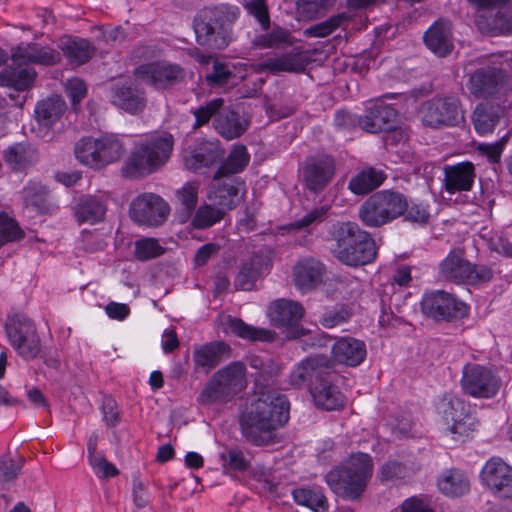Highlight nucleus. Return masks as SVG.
Returning <instances> with one entry per match:
<instances>
[{
	"label": "nucleus",
	"instance_id": "27",
	"mask_svg": "<svg viewBox=\"0 0 512 512\" xmlns=\"http://www.w3.org/2000/svg\"><path fill=\"white\" fill-rule=\"evenodd\" d=\"M426 47L439 57L450 54L454 48L452 25L449 20L435 21L423 36Z\"/></svg>",
	"mask_w": 512,
	"mask_h": 512
},
{
	"label": "nucleus",
	"instance_id": "62",
	"mask_svg": "<svg viewBox=\"0 0 512 512\" xmlns=\"http://www.w3.org/2000/svg\"><path fill=\"white\" fill-rule=\"evenodd\" d=\"M132 496L134 505L141 509L149 504L147 488L138 476L133 478Z\"/></svg>",
	"mask_w": 512,
	"mask_h": 512
},
{
	"label": "nucleus",
	"instance_id": "37",
	"mask_svg": "<svg viewBox=\"0 0 512 512\" xmlns=\"http://www.w3.org/2000/svg\"><path fill=\"white\" fill-rule=\"evenodd\" d=\"M244 185L238 179H228L223 181L218 187L210 194L209 198L220 209L226 213L227 210L234 209L241 201V189Z\"/></svg>",
	"mask_w": 512,
	"mask_h": 512
},
{
	"label": "nucleus",
	"instance_id": "54",
	"mask_svg": "<svg viewBox=\"0 0 512 512\" xmlns=\"http://www.w3.org/2000/svg\"><path fill=\"white\" fill-rule=\"evenodd\" d=\"M22 469V461L15 462L9 457L0 460V489L5 490L15 482Z\"/></svg>",
	"mask_w": 512,
	"mask_h": 512
},
{
	"label": "nucleus",
	"instance_id": "45",
	"mask_svg": "<svg viewBox=\"0 0 512 512\" xmlns=\"http://www.w3.org/2000/svg\"><path fill=\"white\" fill-rule=\"evenodd\" d=\"M500 119V107L479 104L475 111L473 122L477 132L487 134L493 130Z\"/></svg>",
	"mask_w": 512,
	"mask_h": 512
},
{
	"label": "nucleus",
	"instance_id": "7",
	"mask_svg": "<svg viewBox=\"0 0 512 512\" xmlns=\"http://www.w3.org/2000/svg\"><path fill=\"white\" fill-rule=\"evenodd\" d=\"M407 198L404 194L383 190L370 195L359 207L358 216L363 225L382 227L405 214Z\"/></svg>",
	"mask_w": 512,
	"mask_h": 512
},
{
	"label": "nucleus",
	"instance_id": "55",
	"mask_svg": "<svg viewBox=\"0 0 512 512\" xmlns=\"http://www.w3.org/2000/svg\"><path fill=\"white\" fill-rule=\"evenodd\" d=\"M233 77L234 73L229 65L215 60L213 61L212 71L206 75L205 80L210 87H223Z\"/></svg>",
	"mask_w": 512,
	"mask_h": 512
},
{
	"label": "nucleus",
	"instance_id": "24",
	"mask_svg": "<svg viewBox=\"0 0 512 512\" xmlns=\"http://www.w3.org/2000/svg\"><path fill=\"white\" fill-rule=\"evenodd\" d=\"M249 126L250 119L246 115L224 105L213 121L215 131L225 140L240 138Z\"/></svg>",
	"mask_w": 512,
	"mask_h": 512
},
{
	"label": "nucleus",
	"instance_id": "42",
	"mask_svg": "<svg viewBox=\"0 0 512 512\" xmlns=\"http://www.w3.org/2000/svg\"><path fill=\"white\" fill-rule=\"evenodd\" d=\"M61 49L68 61L77 66L89 61L95 53V47L83 38H67L62 42Z\"/></svg>",
	"mask_w": 512,
	"mask_h": 512
},
{
	"label": "nucleus",
	"instance_id": "58",
	"mask_svg": "<svg viewBox=\"0 0 512 512\" xmlns=\"http://www.w3.org/2000/svg\"><path fill=\"white\" fill-rule=\"evenodd\" d=\"M243 6L263 28L266 29L269 26L270 18L265 0H243Z\"/></svg>",
	"mask_w": 512,
	"mask_h": 512
},
{
	"label": "nucleus",
	"instance_id": "21",
	"mask_svg": "<svg viewBox=\"0 0 512 512\" xmlns=\"http://www.w3.org/2000/svg\"><path fill=\"white\" fill-rule=\"evenodd\" d=\"M481 477L495 495L502 498L512 497V467L501 458H491L487 461Z\"/></svg>",
	"mask_w": 512,
	"mask_h": 512
},
{
	"label": "nucleus",
	"instance_id": "61",
	"mask_svg": "<svg viewBox=\"0 0 512 512\" xmlns=\"http://www.w3.org/2000/svg\"><path fill=\"white\" fill-rule=\"evenodd\" d=\"M66 92L71 98L73 106L79 103L87 93V87L85 82L79 78L68 79L66 84Z\"/></svg>",
	"mask_w": 512,
	"mask_h": 512
},
{
	"label": "nucleus",
	"instance_id": "34",
	"mask_svg": "<svg viewBox=\"0 0 512 512\" xmlns=\"http://www.w3.org/2000/svg\"><path fill=\"white\" fill-rule=\"evenodd\" d=\"M36 76L37 73L33 68L12 60V64L0 73V85L23 91L32 85Z\"/></svg>",
	"mask_w": 512,
	"mask_h": 512
},
{
	"label": "nucleus",
	"instance_id": "29",
	"mask_svg": "<svg viewBox=\"0 0 512 512\" xmlns=\"http://www.w3.org/2000/svg\"><path fill=\"white\" fill-rule=\"evenodd\" d=\"M366 354L365 343L352 337H342L332 346L334 360L350 367L360 365L365 360Z\"/></svg>",
	"mask_w": 512,
	"mask_h": 512
},
{
	"label": "nucleus",
	"instance_id": "52",
	"mask_svg": "<svg viewBox=\"0 0 512 512\" xmlns=\"http://www.w3.org/2000/svg\"><path fill=\"white\" fill-rule=\"evenodd\" d=\"M224 471H246L250 466V460L240 449H230L220 455Z\"/></svg>",
	"mask_w": 512,
	"mask_h": 512
},
{
	"label": "nucleus",
	"instance_id": "12",
	"mask_svg": "<svg viewBox=\"0 0 512 512\" xmlns=\"http://www.w3.org/2000/svg\"><path fill=\"white\" fill-rule=\"evenodd\" d=\"M501 384L500 377L486 366L469 363L463 367L460 385L466 395L490 399L497 395Z\"/></svg>",
	"mask_w": 512,
	"mask_h": 512
},
{
	"label": "nucleus",
	"instance_id": "23",
	"mask_svg": "<svg viewBox=\"0 0 512 512\" xmlns=\"http://www.w3.org/2000/svg\"><path fill=\"white\" fill-rule=\"evenodd\" d=\"M397 111L389 105L374 103L359 118V126L369 133L391 131L396 124Z\"/></svg>",
	"mask_w": 512,
	"mask_h": 512
},
{
	"label": "nucleus",
	"instance_id": "16",
	"mask_svg": "<svg viewBox=\"0 0 512 512\" xmlns=\"http://www.w3.org/2000/svg\"><path fill=\"white\" fill-rule=\"evenodd\" d=\"M135 76L156 89L174 86L185 79V70L169 62H152L135 69Z\"/></svg>",
	"mask_w": 512,
	"mask_h": 512
},
{
	"label": "nucleus",
	"instance_id": "30",
	"mask_svg": "<svg viewBox=\"0 0 512 512\" xmlns=\"http://www.w3.org/2000/svg\"><path fill=\"white\" fill-rule=\"evenodd\" d=\"M268 315L276 327H293L302 319L304 308L296 301L280 299L270 305Z\"/></svg>",
	"mask_w": 512,
	"mask_h": 512
},
{
	"label": "nucleus",
	"instance_id": "44",
	"mask_svg": "<svg viewBox=\"0 0 512 512\" xmlns=\"http://www.w3.org/2000/svg\"><path fill=\"white\" fill-rule=\"evenodd\" d=\"M440 491L452 497L462 496L469 491L468 478L458 470H450L438 481Z\"/></svg>",
	"mask_w": 512,
	"mask_h": 512
},
{
	"label": "nucleus",
	"instance_id": "4",
	"mask_svg": "<svg viewBox=\"0 0 512 512\" xmlns=\"http://www.w3.org/2000/svg\"><path fill=\"white\" fill-rule=\"evenodd\" d=\"M373 461L367 453L352 454L341 466L326 474V483L337 495L349 500L358 499L372 476Z\"/></svg>",
	"mask_w": 512,
	"mask_h": 512
},
{
	"label": "nucleus",
	"instance_id": "50",
	"mask_svg": "<svg viewBox=\"0 0 512 512\" xmlns=\"http://www.w3.org/2000/svg\"><path fill=\"white\" fill-rule=\"evenodd\" d=\"M295 501L300 504L311 508L314 512H326L328 503L325 496L310 489H296L293 492Z\"/></svg>",
	"mask_w": 512,
	"mask_h": 512
},
{
	"label": "nucleus",
	"instance_id": "41",
	"mask_svg": "<svg viewBox=\"0 0 512 512\" xmlns=\"http://www.w3.org/2000/svg\"><path fill=\"white\" fill-rule=\"evenodd\" d=\"M270 263L259 255H254L248 262L244 263L236 277L235 286L244 291L254 287L258 277L268 269Z\"/></svg>",
	"mask_w": 512,
	"mask_h": 512
},
{
	"label": "nucleus",
	"instance_id": "64",
	"mask_svg": "<svg viewBox=\"0 0 512 512\" xmlns=\"http://www.w3.org/2000/svg\"><path fill=\"white\" fill-rule=\"evenodd\" d=\"M359 118L347 111H338L334 116V125L339 129L351 130L359 126Z\"/></svg>",
	"mask_w": 512,
	"mask_h": 512
},
{
	"label": "nucleus",
	"instance_id": "1",
	"mask_svg": "<svg viewBox=\"0 0 512 512\" xmlns=\"http://www.w3.org/2000/svg\"><path fill=\"white\" fill-rule=\"evenodd\" d=\"M287 397L275 391L260 392L240 416L243 437L253 445L266 446L274 441L273 432L289 419Z\"/></svg>",
	"mask_w": 512,
	"mask_h": 512
},
{
	"label": "nucleus",
	"instance_id": "22",
	"mask_svg": "<svg viewBox=\"0 0 512 512\" xmlns=\"http://www.w3.org/2000/svg\"><path fill=\"white\" fill-rule=\"evenodd\" d=\"M11 58L15 63L51 66L60 61V53L48 46L38 43H21L11 51Z\"/></svg>",
	"mask_w": 512,
	"mask_h": 512
},
{
	"label": "nucleus",
	"instance_id": "51",
	"mask_svg": "<svg viewBox=\"0 0 512 512\" xmlns=\"http://www.w3.org/2000/svg\"><path fill=\"white\" fill-rule=\"evenodd\" d=\"M164 252L165 249L154 238H143L135 242L134 255L140 261H148L159 257Z\"/></svg>",
	"mask_w": 512,
	"mask_h": 512
},
{
	"label": "nucleus",
	"instance_id": "48",
	"mask_svg": "<svg viewBox=\"0 0 512 512\" xmlns=\"http://www.w3.org/2000/svg\"><path fill=\"white\" fill-rule=\"evenodd\" d=\"M224 215L223 209L205 204L196 211L192 219V225L197 229H206L222 220Z\"/></svg>",
	"mask_w": 512,
	"mask_h": 512
},
{
	"label": "nucleus",
	"instance_id": "14",
	"mask_svg": "<svg viewBox=\"0 0 512 512\" xmlns=\"http://www.w3.org/2000/svg\"><path fill=\"white\" fill-rule=\"evenodd\" d=\"M336 170L335 160L327 154L307 157L301 168L304 187L312 193H321L333 180Z\"/></svg>",
	"mask_w": 512,
	"mask_h": 512
},
{
	"label": "nucleus",
	"instance_id": "26",
	"mask_svg": "<svg viewBox=\"0 0 512 512\" xmlns=\"http://www.w3.org/2000/svg\"><path fill=\"white\" fill-rule=\"evenodd\" d=\"M4 163L14 172H26L39 161L38 149L29 142H18L8 146L2 154Z\"/></svg>",
	"mask_w": 512,
	"mask_h": 512
},
{
	"label": "nucleus",
	"instance_id": "5",
	"mask_svg": "<svg viewBox=\"0 0 512 512\" xmlns=\"http://www.w3.org/2000/svg\"><path fill=\"white\" fill-rule=\"evenodd\" d=\"M173 145L174 139L171 134L136 143L121 169L122 174L137 179L156 172L170 158Z\"/></svg>",
	"mask_w": 512,
	"mask_h": 512
},
{
	"label": "nucleus",
	"instance_id": "40",
	"mask_svg": "<svg viewBox=\"0 0 512 512\" xmlns=\"http://www.w3.org/2000/svg\"><path fill=\"white\" fill-rule=\"evenodd\" d=\"M250 161V155L244 145H234L227 158L222 160L214 173V180L242 172Z\"/></svg>",
	"mask_w": 512,
	"mask_h": 512
},
{
	"label": "nucleus",
	"instance_id": "15",
	"mask_svg": "<svg viewBox=\"0 0 512 512\" xmlns=\"http://www.w3.org/2000/svg\"><path fill=\"white\" fill-rule=\"evenodd\" d=\"M421 311L432 319L446 321L468 315V307L464 302L442 290L425 294L421 301Z\"/></svg>",
	"mask_w": 512,
	"mask_h": 512
},
{
	"label": "nucleus",
	"instance_id": "36",
	"mask_svg": "<svg viewBox=\"0 0 512 512\" xmlns=\"http://www.w3.org/2000/svg\"><path fill=\"white\" fill-rule=\"evenodd\" d=\"M225 332L249 341L272 342L276 333L265 328H257L245 323L242 319L227 316L225 320Z\"/></svg>",
	"mask_w": 512,
	"mask_h": 512
},
{
	"label": "nucleus",
	"instance_id": "10",
	"mask_svg": "<svg viewBox=\"0 0 512 512\" xmlns=\"http://www.w3.org/2000/svg\"><path fill=\"white\" fill-rule=\"evenodd\" d=\"M436 410L448 425L450 433L458 436L455 440L463 441L479 426L478 420L471 414L470 405L455 395L444 394L440 397Z\"/></svg>",
	"mask_w": 512,
	"mask_h": 512
},
{
	"label": "nucleus",
	"instance_id": "33",
	"mask_svg": "<svg viewBox=\"0 0 512 512\" xmlns=\"http://www.w3.org/2000/svg\"><path fill=\"white\" fill-rule=\"evenodd\" d=\"M329 360L325 356L309 357L302 361L290 375L291 384L301 387L309 382L310 387L321 377L322 373H328Z\"/></svg>",
	"mask_w": 512,
	"mask_h": 512
},
{
	"label": "nucleus",
	"instance_id": "43",
	"mask_svg": "<svg viewBox=\"0 0 512 512\" xmlns=\"http://www.w3.org/2000/svg\"><path fill=\"white\" fill-rule=\"evenodd\" d=\"M385 178L382 171L368 168L353 176L349 181L348 188L355 195H365L378 188Z\"/></svg>",
	"mask_w": 512,
	"mask_h": 512
},
{
	"label": "nucleus",
	"instance_id": "25",
	"mask_svg": "<svg viewBox=\"0 0 512 512\" xmlns=\"http://www.w3.org/2000/svg\"><path fill=\"white\" fill-rule=\"evenodd\" d=\"M231 347L223 341L209 342L195 348L193 362L195 369L208 374L222 361L230 358Z\"/></svg>",
	"mask_w": 512,
	"mask_h": 512
},
{
	"label": "nucleus",
	"instance_id": "8",
	"mask_svg": "<svg viewBox=\"0 0 512 512\" xmlns=\"http://www.w3.org/2000/svg\"><path fill=\"white\" fill-rule=\"evenodd\" d=\"M74 153L82 164L99 169L119 161L125 147L118 136L104 134L99 138L82 137L75 144Z\"/></svg>",
	"mask_w": 512,
	"mask_h": 512
},
{
	"label": "nucleus",
	"instance_id": "60",
	"mask_svg": "<svg viewBox=\"0 0 512 512\" xmlns=\"http://www.w3.org/2000/svg\"><path fill=\"white\" fill-rule=\"evenodd\" d=\"M493 276L494 271L491 266L471 263L466 283L470 285L485 283L492 280Z\"/></svg>",
	"mask_w": 512,
	"mask_h": 512
},
{
	"label": "nucleus",
	"instance_id": "31",
	"mask_svg": "<svg viewBox=\"0 0 512 512\" xmlns=\"http://www.w3.org/2000/svg\"><path fill=\"white\" fill-rule=\"evenodd\" d=\"M325 266L314 258L299 261L293 270L296 286L301 290H311L322 283Z\"/></svg>",
	"mask_w": 512,
	"mask_h": 512
},
{
	"label": "nucleus",
	"instance_id": "59",
	"mask_svg": "<svg viewBox=\"0 0 512 512\" xmlns=\"http://www.w3.org/2000/svg\"><path fill=\"white\" fill-rule=\"evenodd\" d=\"M89 463L94 473L99 478L106 479L119 474V470L115 467V465L107 461L102 454L91 458Z\"/></svg>",
	"mask_w": 512,
	"mask_h": 512
},
{
	"label": "nucleus",
	"instance_id": "28",
	"mask_svg": "<svg viewBox=\"0 0 512 512\" xmlns=\"http://www.w3.org/2000/svg\"><path fill=\"white\" fill-rule=\"evenodd\" d=\"M475 177V166L472 162L465 161L444 167V186L449 193L470 191Z\"/></svg>",
	"mask_w": 512,
	"mask_h": 512
},
{
	"label": "nucleus",
	"instance_id": "17",
	"mask_svg": "<svg viewBox=\"0 0 512 512\" xmlns=\"http://www.w3.org/2000/svg\"><path fill=\"white\" fill-rule=\"evenodd\" d=\"M169 206L160 196L145 193L133 200L130 208L131 218L142 225L159 226L166 220Z\"/></svg>",
	"mask_w": 512,
	"mask_h": 512
},
{
	"label": "nucleus",
	"instance_id": "49",
	"mask_svg": "<svg viewBox=\"0 0 512 512\" xmlns=\"http://www.w3.org/2000/svg\"><path fill=\"white\" fill-rule=\"evenodd\" d=\"M224 105V99L214 98L207 102L205 105H201L192 111L195 117V122L192 125L193 130H197L200 127L209 123L211 119H215L216 115L220 112Z\"/></svg>",
	"mask_w": 512,
	"mask_h": 512
},
{
	"label": "nucleus",
	"instance_id": "3",
	"mask_svg": "<svg viewBox=\"0 0 512 512\" xmlns=\"http://www.w3.org/2000/svg\"><path fill=\"white\" fill-rule=\"evenodd\" d=\"M240 9L229 3L204 7L194 20L196 41L212 50H223L233 40V25Z\"/></svg>",
	"mask_w": 512,
	"mask_h": 512
},
{
	"label": "nucleus",
	"instance_id": "13",
	"mask_svg": "<svg viewBox=\"0 0 512 512\" xmlns=\"http://www.w3.org/2000/svg\"><path fill=\"white\" fill-rule=\"evenodd\" d=\"M419 116L422 123L431 128L454 126L464 119L461 104L455 97H434L425 101Z\"/></svg>",
	"mask_w": 512,
	"mask_h": 512
},
{
	"label": "nucleus",
	"instance_id": "9",
	"mask_svg": "<svg viewBox=\"0 0 512 512\" xmlns=\"http://www.w3.org/2000/svg\"><path fill=\"white\" fill-rule=\"evenodd\" d=\"M246 387V367L242 362H232L217 371L200 393V403L209 405L231 400Z\"/></svg>",
	"mask_w": 512,
	"mask_h": 512
},
{
	"label": "nucleus",
	"instance_id": "32",
	"mask_svg": "<svg viewBox=\"0 0 512 512\" xmlns=\"http://www.w3.org/2000/svg\"><path fill=\"white\" fill-rule=\"evenodd\" d=\"M73 210L75 218L80 224H95L105 217L107 211L106 199L104 196L85 195L78 199Z\"/></svg>",
	"mask_w": 512,
	"mask_h": 512
},
{
	"label": "nucleus",
	"instance_id": "18",
	"mask_svg": "<svg viewBox=\"0 0 512 512\" xmlns=\"http://www.w3.org/2000/svg\"><path fill=\"white\" fill-rule=\"evenodd\" d=\"M225 157V149L219 140H199L184 152L185 167L193 172L220 163Z\"/></svg>",
	"mask_w": 512,
	"mask_h": 512
},
{
	"label": "nucleus",
	"instance_id": "47",
	"mask_svg": "<svg viewBox=\"0 0 512 512\" xmlns=\"http://www.w3.org/2000/svg\"><path fill=\"white\" fill-rule=\"evenodd\" d=\"M176 198L181 206L180 219L186 222L196 208L198 201V185L193 182L186 183L176 192Z\"/></svg>",
	"mask_w": 512,
	"mask_h": 512
},
{
	"label": "nucleus",
	"instance_id": "57",
	"mask_svg": "<svg viewBox=\"0 0 512 512\" xmlns=\"http://www.w3.org/2000/svg\"><path fill=\"white\" fill-rule=\"evenodd\" d=\"M329 208L327 206L316 207L311 211L307 212L300 219L292 222L290 227L292 229L300 230V229H309L313 226H316L322 223L327 215Z\"/></svg>",
	"mask_w": 512,
	"mask_h": 512
},
{
	"label": "nucleus",
	"instance_id": "2",
	"mask_svg": "<svg viewBox=\"0 0 512 512\" xmlns=\"http://www.w3.org/2000/svg\"><path fill=\"white\" fill-rule=\"evenodd\" d=\"M332 255L347 266H362L373 262L377 256L374 239L367 231L351 221H338L328 229Z\"/></svg>",
	"mask_w": 512,
	"mask_h": 512
},
{
	"label": "nucleus",
	"instance_id": "35",
	"mask_svg": "<svg viewBox=\"0 0 512 512\" xmlns=\"http://www.w3.org/2000/svg\"><path fill=\"white\" fill-rule=\"evenodd\" d=\"M470 264L463 250L453 249L440 263V274L455 283H466Z\"/></svg>",
	"mask_w": 512,
	"mask_h": 512
},
{
	"label": "nucleus",
	"instance_id": "38",
	"mask_svg": "<svg viewBox=\"0 0 512 512\" xmlns=\"http://www.w3.org/2000/svg\"><path fill=\"white\" fill-rule=\"evenodd\" d=\"M65 110V101L60 96L54 95L37 103L35 119L40 126L49 129L62 117Z\"/></svg>",
	"mask_w": 512,
	"mask_h": 512
},
{
	"label": "nucleus",
	"instance_id": "56",
	"mask_svg": "<svg viewBox=\"0 0 512 512\" xmlns=\"http://www.w3.org/2000/svg\"><path fill=\"white\" fill-rule=\"evenodd\" d=\"M23 237L24 232L14 219L6 215H0V247L6 243L18 241Z\"/></svg>",
	"mask_w": 512,
	"mask_h": 512
},
{
	"label": "nucleus",
	"instance_id": "63",
	"mask_svg": "<svg viewBox=\"0 0 512 512\" xmlns=\"http://www.w3.org/2000/svg\"><path fill=\"white\" fill-rule=\"evenodd\" d=\"M405 467L398 461L386 462L380 471L382 481H390L404 477Z\"/></svg>",
	"mask_w": 512,
	"mask_h": 512
},
{
	"label": "nucleus",
	"instance_id": "11",
	"mask_svg": "<svg viewBox=\"0 0 512 512\" xmlns=\"http://www.w3.org/2000/svg\"><path fill=\"white\" fill-rule=\"evenodd\" d=\"M5 331L11 346L25 360L38 356L41 341L34 323L22 314L9 316L5 322Z\"/></svg>",
	"mask_w": 512,
	"mask_h": 512
},
{
	"label": "nucleus",
	"instance_id": "46",
	"mask_svg": "<svg viewBox=\"0 0 512 512\" xmlns=\"http://www.w3.org/2000/svg\"><path fill=\"white\" fill-rule=\"evenodd\" d=\"M350 21L349 14L345 12L337 13L328 19L307 27L303 34L306 37L324 38L332 34L335 30L342 27Z\"/></svg>",
	"mask_w": 512,
	"mask_h": 512
},
{
	"label": "nucleus",
	"instance_id": "19",
	"mask_svg": "<svg viewBox=\"0 0 512 512\" xmlns=\"http://www.w3.org/2000/svg\"><path fill=\"white\" fill-rule=\"evenodd\" d=\"M111 103L126 113L136 115L144 111L147 97L136 82L126 80L111 86Z\"/></svg>",
	"mask_w": 512,
	"mask_h": 512
},
{
	"label": "nucleus",
	"instance_id": "39",
	"mask_svg": "<svg viewBox=\"0 0 512 512\" xmlns=\"http://www.w3.org/2000/svg\"><path fill=\"white\" fill-rule=\"evenodd\" d=\"M309 63L306 53L292 51L280 57L269 58L263 63V67L271 73L278 72H303Z\"/></svg>",
	"mask_w": 512,
	"mask_h": 512
},
{
	"label": "nucleus",
	"instance_id": "53",
	"mask_svg": "<svg viewBox=\"0 0 512 512\" xmlns=\"http://www.w3.org/2000/svg\"><path fill=\"white\" fill-rule=\"evenodd\" d=\"M351 311L345 305H335L327 309L320 317L319 322L325 328H334L346 323L351 317Z\"/></svg>",
	"mask_w": 512,
	"mask_h": 512
},
{
	"label": "nucleus",
	"instance_id": "20",
	"mask_svg": "<svg viewBox=\"0 0 512 512\" xmlns=\"http://www.w3.org/2000/svg\"><path fill=\"white\" fill-rule=\"evenodd\" d=\"M335 373L328 365V373H322L310 387V393L317 407L332 411L339 410L344 407L346 397L334 384Z\"/></svg>",
	"mask_w": 512,
	"mask_h": 512
},
{
	"label": "nucleus",
	"instance_id": "6",
	"mask_svg": "<svg viewBox=\"0 0 512 512\" xmlns=\"http://www.w3.org/2000/svg\"><path fill=\"white\" fill-rule=\"evenodd\" d=\"M485 58L487 65L471 73L467 82L469 92L477 98L496 95L512 72V52L491 54Z\"/></svg>",
	"mask_w": 512,
	"mask_h": 512
}]
</instances>
